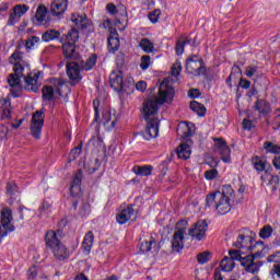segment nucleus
I'll return each instance as SVG.
<instances>
[{
    "label": "nucleus",
    "mask_w": 280,
    "mask_h": 280,
    "mask_svg": "<svg viewBox=\"0 0 280 280\" xmlns=\"http://www.w3.org/2000/svg\"><path fill=\"white\" fill-rule=\"evenodd\" d=\"M10 65H13V73L9 74L7 82L11 89H21V78H24V89L31 93H37L40 89L43 72H30V57L21 51H14L9 57Z\"/></svg>",
    "instance_id": "obj_1"
},
{
    "label": "nucleus",
    "mask_w": 280,
    "mask_h": 280,
    "mask_svg": "<svg viewBox=\"0 0 280 280\" xmlns=\"http://www.w3.org/2000/svg\"><path fill=\"white\" fill-rule=\"evenodd\" d=\"M174 88L170 81L164 80L159 88L158 95L147 100L142 106V115L145 121L159 120V108L163 104H170L174 100Z\"/></svg>",
    "instance_id": "obj_2"
},
{
    "label": "nucleus",
    "mask_w": 280,
    "mask_h": 280,
    "mask_svg": "<svg viewBox=\"0 0 280 280\" xmlns=\"http://www.w3.org/2000/svg\"><path fill=\"white\" fill-rule=\"evenodd\" d=\"M235 198V190L231 185H224L218 191L211 192L206 198V205L214 209L219 215H226L231 211V201Z\"/></svg>",
    "instance_id": "obj_3"
},
{
    "label": "nucleus",
    "mask_w": 280,
    "mask_h": 280,
    "mask_svg": "<svg viewBox=\"0 0 280 280\" xmlns=\"http://www.w3.org/2000/svg\"><path fill=\"white\" fill-rule=\"evenodd\" d=\"M229 256L232 261H240L245 272H249V275H257V272H259L260 266L255 262V259L256 257H261V252L242 257V253L240 250L231 249L229 252Z\"/></svg>",
    "instance_id": "obj_4"
},
{
    "label": "nucleus",
    "mask_w": 280,
    "mask_h": 280,
    "mask_svg": "<svg viewBox=\"0 0 280 280\" xmlns=\"http://www.w3.org/2000/svg\"><path fill=\"white\" fill-rule=\"evenodd\" d=\"M46 244L49 246L52 255L59 261H65V259H69L71 253L67 247L60 243L58 240V232L49 231L46 233Z\"/></svg>",
    "instance_id": "obj_5"
},
{
    "label": "nucleus",
    "mask_w": 280,
    "mask_h": 280,
    "mask_svg": "<svg viewBox=\"0 0 280 280\" xmlns=\"http://www.w3.org/2000/svg\"><path fill=\"white\" fill-rule=\"evenodd\" d=\"M78 38H80V35L75 28H72L68 35L61 38V43H63L62 51L66 58H71L72 60H78V58H80V55L75 51V43H78Z\"/></svg>",
    "instance_id": "obj_6"
},
{
    "label": "nucleus",
    "mask_w": 280,
    "mask_h": 280,
    "mask_svg": "<svg viewBox=\"0 0 280 280\" xmlns=\"http://www.w3.org/2000/svg\"><path fill=\"white\" fill-rule=\"evenodd\" d=\"M188 235L187 221H179L172 237V249L175 253H180L185 248V242H187Z\"/></svg>",
    "instance_id": "obj_7"
},
{
    "label": "nucleus",
    "mask_w": 280,
    "mask_h": 280,
    "mask_svg": "<svg viewBox=\"0 0 280 280\" xmlns=\"http://www.w3.org/2000/svg\"><path fill=\"white\" fill-rule=\"evenodd\" d=\"M65 89V82L60 79L54 80V86H45L42 91L44 100L51 102L55 97L62 96V90Z\"/></svg>",
    "instance_id": "obj_8"
},
{
    "label": "nucleus",
    "mask_w": 280,
    "mask_h": 280,
    "mask_svg": "<svg viewBox=\"0 0 280 280\" xmlns=\"http://www.w3.org/2000/svg\"><path fill=\"white\" fill-rule=\"evenodd\" d=\"M43 126H45V116L43 110H37L33 114L31 120V132L34 139H40L43 132Z\"/></svg>",
    "instance_id": "obj_9"
},
{
    "label": "nucleus",
    "mask_w": 280,
    "mask_h": 280,
    "mask_svg": "<svg viewBox=\"0 0 280 280\" xmlns=\"http://www.w3.org/2000/svg\"><path fill=\"white\" fill-rule=\"evenodd\" d=\"M233 246H235V248H241L244 253H253L255 246H257V243H255V235L240 234Z\"/></svg>",
    "instance_id": "obj_10"
},
{
    "label": "nucleus",
    "mask_w": 280,
    "mask_h": 280,
    "mask_svg": "<svg viewBox=\"0 0 280 280\" xmlns=\"http://www.w3.org/2000/svg\"><path fill=\"white\" fill-rule=\"evenodd\" d=\"M12 231H14V225L12 224V210L4 209L0 221V238L5 237L9 233H12Z\"/></svg>",
    "instance_id": "obj_11"
},
{
    "label": "nucleus",
    "mask_w": 280,
    "mask_h": 280,
    "mask_svg": "<svg viewBox=\"0 0 280 280\" xmlns=\"http://www.w3.org/2000/svg\"><path fill=\"white\" fill-rule=\"evenodd\" d=\"M208 229L209 225L207 224V221L199 220L188 230V235L192 237V240H197V242H202L205 235H207Z\"/></svg>",
    "instance_id": "obj_12"
},
{
    "label": "nucleus",
    "mask_w": 280,
    "mask_h": 280,
    "mask_svg": "<svg viewBox=\"0 0 280 280\" xmlns=\"http://www.w3.org/2000/svg\"><path fill=\"white\" fill-rule=\"evenodd\" d=\"M214 150L220 154L223 163H231V148L221 138L214 139Z\"/></svg>",
    "instance_id": "obj_13"
},
{
    "label": "nucleus",
    "mask_w": 280,
    "mask_h": 280,
    "mask_svg": "<svg viewBox=\"0 0 280 280\" xmlns=\"http://www.w3.org/2000/svg\"><path fill=\"white\" fill-rule=\"evenodd\" d=\"M117 119L118 117L115 109H104L100 121L107 128V130H113L115 124H117Z\"/></svg>",
    "instance_id": "obj_14"
},
{
    "label": "nucleus",
    "mask_w": 280,
    "mask_h": 280,
    "mask_svg": "<svg viewBox=\"0 0 280 280\" xmlns=\"http://www.w3.org/2000/svg\"><path fill=\"white\" fill-rule=\"evenodd\" d=\"M109 86L114 91H124V73L120 69H115L109 74Z\"/></svg>",
    "instance_id": "obj_15"
},
{
    "label": "nucleus",
    "mask_w": 280,
    "mask_h": 280,
    "mask_svg": "<svg viewBox=\"0 0 280 280\" xmlns=\"http://www.w3.org/2000/svg\"><path fill=\"white\" fill-rule=\"evenodd\" d=\"M30 7L27 4H18L13 8V13L10 14L8 25H14L21 21V16L27 14Z\"/></svg>",
    "instance_id": "obj_16"
},
{
    "label": "nucleus",
    "mask_w": 280,
    "mask_h": 280,
    "mask_svg": "<svg viewBox=\"0 0 280 280\" xmlns=\"http://www.w3.org/2000/svg\"><path fill=\"white\" fill-rule=\"evenodd\" d=\"M147 127L142 132L143 139L150 141V139H156L159 137V119L158 120H145Z\"/></svg>",
    "instance_id": "obj_17"
},
{
    "label": "nucleus",
    "mask_w": 280,
    "mask_h": 280,
    "mask_svg": "<svg viewBox=\"0 0 280 280\" xmlns=\"http://www.w3.org/2000/svg\"><path fill=\"white\" fill-rule=\"evenodd\" d=\"M67 75L71 80L72 84H78V82L82 80V74L80 73V66L75 62L68 63Z\"/></svg>",
    "instance_id": "obj_18"
},
{
    "label": "nucleus",
    "mask_w": 280,
    "mask_h": 280,
    "mask_svg": "<svg viewBox=\"0 0 280 280\" xmlns=\"http://www.w3.org/2000/svg\"><path fill=\"white\" fill-rule=\"evenodd\" d=\"M71 21L78 30H88V27L92 25L91 20H89L84 13H73Z\"/></svg>",
    "instance_id": "obj_19"
},
{
    "label": "nucleus",
    "mask_w": 280,
    "mask_h": 280,
    "mask_svg": "<svg viewBox=\"0 0 280 280\" xmlns=\"http://www.w3.org/2000/svg\"><path fill=\"white\" fill-rule=\"evenodd\" d=\"M69 2L67 0H54L50 5V13L52 16H61L65 12H67V8Z\"/></svg>",
    "instance_id": "obj_20"
},
{
    "label": "nucleus",
    "mask_w": 280,
    "mask_h": 280,
    "mask_svg": "<svg viewBox=\"0 0 280 280\" xmlns=\"http://www.w3.org/2000/svg\"><path fill=\"white\" fill-rule=\"evenodd\" d=\"M186 69L188 73H191L192 75H200V71H202V60L189 58L186 61Z\"/></svg>",
    "instance_id": "obj_21"
},
{
    "label": "nucleus",
    "mask_w": 280,
    "mask_h": 280,
    "mask_svg": "<svg viewBox=\"0 0 280 280\" xmlns=\"http://www.w3.org/2000/svg\"><path fill=\"white\" fill-rule=\"evenodd\" d=\"M133 215L135 209H132V206H128L117 213L116 221L118 224H126V222H130V220H132Z\"/></svg>",
    "instance_id": "obj_22"
},
{
    "label": "nucleus",
    "mask_w": 280,
    "mask_h": 280,
    "mask_svg": "<svg viewBox=\"0 0 280 280\" xmlns=\"http://www.w3.org/2000/svg\"><path fill=\"white\" fill-rule=\"evenodd\" d=\"M81 183H82V171H78L74 175V178L72 180V185L70 187V194L74 198L80 196V194L82 192V188L80 186Z\"/></svg>",
    "instance_id": "obj_23"
},
{
    "label": "nucleus",
    "mask_w": 280,
    "mask_h": 280,
    "mask_svg": "<svg viewBox=\"0 0 280 280\" xmlns=\"http://www.w3.org/2000/svg\"><path fill=\"white\" fill-rule=\"evenodd\" d=\"M178 132H183V137H191L196 132L194 122L183 121L177 127Z\"/></svg>",
    "instance_id": "obj_24"
},
{
    "label": "nucleus",
    "mask_w": 280,
    "mask_h": 280,
    "mask_svg": "<svg viewBox=\"0 0 280 280\" xmlns=\"http://www.w3.org/2000/svg\"><path fill=\"white\" fill-rule=\"evenodd\" d=\"M0 106H1L3 119H10L12 114L10 109L12 106V103L10 102V96H7V98L0 100Z\"/></svg>",
    "instance_id": "obj_25"
},
{
    "label": "nucleus",
    "mask_w": 280,
    "mask_h": 280,
    "mask_svg": "<svg viewBox=\"0 0 280 280\" xmlns=\"http://www.w3.org/2000/svg\"><path fill=\"white\" fill-rule=\"evenodd\" d=\"M93 242H95V235L93 232H88L83 238L82 248L85 253H91V248H93Z\"/></svg>",
    "instance_id": "obj_26"
},
{
    "label": "nucleus",
    "mask_w": 280,
    "mask_h": 280,
    "mask_svg": "<svg viewBox=\"0 0 280 280\" xmlns=\"http://www.w3.org/2000/svg\"><path fill=\"white\" fill-rule=\"evenodd\" d=\"M35 19L38 25H47V8L43 5L38 7Z\"/></svg>",
    "instance_id": "obj_27"
},
{
    "label": "nucleus",
    "mask_w": 280,
    "mask_h": 280,
    "mask_svg": "<svg viewBox=\"0 0 280 280\" xmlns=\"http://www.w3.org/2000/svg\"><path fill=\"white\" fill-rule=\"evenodd\" d=\"M154 167L152 165L133 166L132 172L137 176H151Z\"/></svg>",
    "instance_id": "obj_28"
},
{
    "label": "nucleus",
    "mask_w": 280,
    "mask_h": 280,
    "mask_svg": "<svg viewBox=\"0 0 280 280\" xmlns=\"http://www.w3.org/2000/svg\"><path fill=\"white\" fill-rule=\"evenodd\" d=\"M140 250L143 253L154 250L156 253L159 250V248H156V241H154L152 237L149 241H143L140 245Z\"/></svg>",
    "instance_id": "obj_29"
},
{
    "label": "nucleus",
    "mask_w": 280,
    "mask_h": 280,
    "mask_svg": "<svg viewBox=\"0 0 280 280\" xmlns=\"http://www.w3.org/2000/svg\"><path fill=\"white\" fill-rule=\"evenodd\" d=\"M139 47L144 51V54H153L154 52V42L142 38L139 43Z\"/></svg>",
    "instance_id": "obj_30"
},
{
    "label": "nucleus",
    "mask_w": 280,
    "mask_h": 280,
    "mask_svg": "<svg viewBox=\"0 0 280 280\" xmlns=\"http://www.w3.org/2000/svg\"><path fill=\"white\" fill-rule=\"evenodd\" d=\"M177 156L178 159L187 160L189 156H191V148L188 144H180L177 148Z\"/></svg>",
    "instance_id": "obj_31"
},
{
    "label": "nucleus",
    "mask_w": 280,
    "mask_h": 280,
    "mask_svg": "<svg viewBox=\"0 0 280 280\" xmlns=\"http://www.w3.org/2000/svg\"><path fill=\"white\" fill-rule=\"evenodd\" d=\"M220 268L223 272H231L235 268V261L229 257H224L220 262Z\"/></svg>",
    "instance_id": "obj_32"
},
{
    "label": "nucleus",
    "mask_w": 280,
    "mask_h": 280,
    "mask_svg": "<svg viewBox=\"0 0 280 280\" xmlns=\"http://www.w3.org/2000/svg\"><path fill=\"white\" fill-rule=\"evenodd\" d=\"M252 165L256 172H264V170H266V160L259 156H254L252 158Z\"/></svg>",
    "instance_id": "obj_33"
},
{
    "label": "nucleus",
    "mask_w": 280,
    "mask_h": 280,
    "mask_svg": "<svg viewBox=\"0 0 280 280\" xmlns=\"http://www.w3.org/2000/svg\"><path fill=\"white\" fill-rule=\"evenodd\" d=\"M56 38H60V32L56 30H49L42 35V40H44V43L56 40Z\"/></svg>",
    "instance_id": "obj_34"
},
{
    "label": "nucleus",
    "mask_w": 280,
    "mask_h": 280,
    "mask_svg": "<svg viewBox=\"0 0 280 280\" xmlns=\"http://www.w3.org/2000/svg\"><path fill=\"white\" fill-rule=\"evenodd\" d=\"M107 43L110 51H117L119 49V37L117 33L109 35Z\"/></svg>",
    "instance_id": "obj_35"
},
{
    "label": "nucleus",
    "mask_w": 280,
    "mask_h": 280,
    "mask_svg": "<svg viewBox=\"0 0 280 280\" xmlns=\"http://www.w3.org/2000/svg\"><path fill=\"white\" fill-rule=\"evenodd\" d=\"M190 108L194 110V113H197L199 117H205L207 113V108L205 107V105L196 101L190 102Z\"/></svg>",
    "instance_id": "obj_36"
},
{
    "label": "nucleus",
    "mask_w": 280,
    "mask_h": 280,
    "mask_svg": "<svg viewBox=\"0 0 280 280\" xmlns=\"http://www.w3.org/2000/svg\"><path fill=\"white\" fill-rule=\"evenodd\" d=\"M95 65H97V56L92 55L85 60V62H82L81 67L84 71H91Z\"/></svg>",
    "instance_id": "obj_37"
},
{
    "label": "nucleus",
    "mask_w": 280,
    "mask_h": 280,
    "mask_svg": "<svg viewBox=\"0 0 280 280\" xmlns=\"http://www.w3.org/2000/svg\"><path fill=\"white\" fill-rule=\"evenodd\" d=\"M264 150H266L268 154H280V145H277L272 142H265Z\"/></svg>",
    "instance_id": "obj_38"
},
{
    "label": "nucleus",
    "mask_w": 280,
    "mask_h": 280,
    "mask_svg": "<svg viewBox=\"0 0 280 280\" xmlns=\"http://www.w3.org/2000/svg\"><path fill=\"white\" fill-rule=\"evenodd\" d=\"M40 45V37L38 36H31L28 39H26L25 48L26 49H36Z\"/></svg>",
    "instance_id": "obj_39"
},
{
    "label": "nucleus",
    "mask_w": 280,
    "mask_h": 280,
    "mask_svg": "<svg viewBox=\"0 0 280 280\" xmlns=\"http://www.w3.org/2000/svg\"><path fill=\"white\" fill-rule=\"evenodd\" d=\"M39 213L46 218L49 217L51 213V203H49V201H44L39 207Z\"/></svg>",
    "instance_id": "obj_40"
},
{
    "label": "nucleus",
    "mask_w": 280,
    "mask_h": 280,
    "mask_svg": "<svg viewBox=\"0 0 280 280\" xmlns=\"http://www.w3.org/2000/svg\"><path fill=\"white\" fill-rule=\"evenodd\" d=\"M79 215L80 218H89L91 215V205L90 203H83L79 209Z\"/></svg>",
    "instance_id": "obj_41"
},
{
    "label": "nucleus",
    "mask_w": 280,
    "mask_h": 280,
    "mask_svg": "<svg viewBox=\"0 0 280 280\" xmlns=\"http://www.w3.org/2000/svg\"><path fill=\"white\" fill-rule=\"evenodd\" d=\"M150 65H152V59L148 55H143L140 59V69L142 71H147V69H150Z\"/></svg>",
    "instance_id": "obj_42"
},
{
    "label": "nucleus",
    "mask_w": 280,
    "mask_h": 280,
    "mask_svg": "<svg viewBox=\"0 0 280 280\" xmlns=\"http://www.w3.org/2000/svg\"><path fill=\"white\" fill-rule=\"evenodd\" d=\"M272 226L265 225L259 232V237H261V240H268V237L272 236Z\"/></svg>",
    "instance_id": "obj_43"
},
{
    "label": "nucleus",
    "mask_w": 280,
    "mask_h": 280,
    "mask_svg": "<svg viewBox=\"0 0 280 280\" xmlns=\"http://www.w3.org/2000/svg\"><path fill=\"white\" fill-rule=\"evenodd\" d=\"M256 110L259 113H268L270 110V105L266 101H257Z\"/></svg>",
    "instance_id": "obj_44"
},
{
    "label": "nucleus",
    "mask_w": 280,
    "mask_h": 280,
    "mask_svg": "<svg viewBox=\"0 0 280 280\" xmlns=\"http://www.w3.org/2000/svg\"><path fill=\"white\" fill-rule=\"evenodd\" d=\"M211 259V253L210 252H203L198 254L197 261L198 264H207Z\"/></svg>",
    "instance_id": "obj_45"
},
{
    "label": "nucleus",
    "mask_w": 280,
    "mask_h": 280,
    "mask_svg": "<svg viewBox=\"0 0 280 280\" xmlns=\"http://www.w3.org/2000/svg\"><path fill=\"white\" fill-rule=\"evenodd\" d=\"M180 71H183V66L180 65V61H176L171 68V74L174 78H178V75H180Z\"/></svg>",
    "instance_id": "obj_46"
},
{
    "label": "nucleus",
    "mask_w": 280,
    "mask_h": 280,
    "mask_svg": "<svg viewBox=\"0 0 280 280\" xmlns=\"http://www.w3.org/2000/svg\"><path fill=\"white\" fill-rule=\"evenodd\" d=\"M80 152H82V143L71 150L69 154V161H75L78 156H80Z\"/></svg>",
    "instance_id": "obj_47"
},
{
    "label": "nucleus",
    "mask_w": 280,
    "mask_h": 280,
    "mask_svg": "<svg viewBox=\"0 0 280 280\" xmlns=\"http://www.w3.org/2000/svg\"><path fill=\"white\" fill-rule=\"evenodd\" d=\"M149 21L152 23H159V19H161V10H154L149 13Z\"/></svg>",
    "instance_id": "obj_48"
},
{
    "label": "nucleus",
    "mask_w": 280,
    "mask_h": 280,
    "mask_svg": "<svg viewBox=\"0 0 280 280\" xmlns=\"http://www.w3.org/2000/svg\"><path fill=\"white\" fill-rule=\"evenodd\" d=\"M187 43H189V42L188 40L177 42V44L175 46V51H176L177 56H183V54L185 51V45H187Z\"/></svg>",
    "instance_id": "obj_49"
},
{
    "label": "nucleus",
    "mask_w": 280,
    "mask_h": 280,
    "mask_svg": "<svg viewBox=\"0 0 280 280\" xmlns=\"http://www.w3.org/2000/svg\"><path fill=\"white\" fill-rule=\"evenodd\" d=\"M267 261L269 264H280V252H277L276 254H272L270 255L268 258H267Z\"/></svg>",
    "instance_id": "obj_50"
},
{
    "label": "nucleus",
    "mask_w": 280,
    "mask_h": 280,
    "mask_svg": "<svg viewBox=\"0 0 280 280\" xmlns=\"http://www.w3.org/2000/svg\"><path fill=\"white\" fill-rule=\"evenodd\" d=\"M257 71H258L257 66H248L245 70V75H247V78H253V75H255Z\"/></svg>",
    "instance_id": "obj_51"
},
{
    "label": "nucleus",
    "mask_w": 280,
    "mask_h": 280,
    "mask_svg": "<svg viewBox=\"0 0 280 280\" xmlns=\"http://www.w3.org/2000/svg\"><path fill=\"white\" fill-rule=\"evenodd\" d=\"M218 177V171L217 170H210L205 173L206 180H213V178Z\"/></svg>",
    "instance_id": "obj_52"
},
{
    "label": "nucleus",
    "mask_w": 280,
    "mask_h": 280,
    "mask_svg": "<svg viewBox=\"0 0 280 280\" xmlns=\"http://www.w3.org/2000/svg\"><path fill=\"white\" fill-rule=\"evenodd\" d=\"M37 276H38V269H36V267H31L28 269V280H35Z\"/></svg>",
    "instance_id": "obj_53"
},
{
    "label": "nucleus",
    "mask_w": 280,
    "mask_h": 280,
    "mask_svg": "<svg viewBox=\"0 0 280 280\" xmlns=\"http://www.w3.org/2000/svg\"><path fill=\"white\" fill-rule=\"evenodd\" d=\"M136 89L137 91H140L141 93H143V91L148 89V83H145V81H139L138 83H136Z\"/></svg>",
    "instance_id": "obj_54"
},
{
    "label": "nucleus",
    "mask_w": 280,
    "mask_h": 280,
    "mask_svg": "<svg viewBox=\"0 0 280 280\" xmlns=\"http://www.w3.org/2000/svg\"><path fill=\"white\" fill-rule=\"evenodd\" d=\"M243 128H244V130H252L253 129V121L245 118L243 120Z\"/></svg>",
    "instance_id": "obj_55"
},
{
    "label": "nucleus",
    "mask_w": 280,
    "mask_h": 280,
    "mask_svg": "<svg viewBox=\"0 0 280 280\" xmlns=\"http://www.w3.org/2000/svg\"><path fill=\"white\" fill-rule=\"evenodd\" d=\"M106 10L109 14H117V7L113 3L107 4Z\"/></svg>",
    "instance_id": "obj_56"
},
{
    "label": "nucleus",
    "mask_w": 280,
    "mask_h": 280,
    "mask_svg": "<svg viewBox=\"0 0 280 280\" xmlns=\"http://www.w3.org/2000/svg\"><path fill=\"white\" fill-rule=\"evenodd\" d=\"M188 95L189 97H192V98L200 97V90L192 89L189 91Z\"/></svg>",
    "instance_id": "obj_57"
},
{
    "label": "nucleus",
    "mask_w": 280,
    "mask_h": 280,
    "mask_svg": "<svg viewBox=\"0 0 280 280\" xmlns=\"http://www.w3.org/2000/svg\"><path fill=\"white\" fill-rule=\"evenodd\" d=\"M8 127L3 126V125H0V137L1 139H3L4 137H8Z\"/></svg>",
    "instance_id": "obj_58"
},
{
    "label": "nucleus",
    "mask_w": 280,
    "mask_h": 280,
    "mask_svg": "<svg viewBox=\"0 0 280 280\" xmlns=\"http://www.w3.org/2000/svg\"><path fill=\"white\" fill-rule=\"evenodd\" d=\"M272 275H273V277L276 276V277H279V279H280V264L273 265Z\"/></svg>",
    "instance_id": "obj_59"
},
{
    "label": "nucleus",
    "mask_w": 280,
    "mask_h": 280,
    "mask_svg": "<svg viewBox=\"0 0 280 280\" xmlns=\"http://www.w3.org/2000/svg\"><path fill=\"white\" fill-rule=\"evenodd\" d=\"M240 86L242 89H250V81L242 79L240 81Z\"/></svg>",
    "instance_id": "obj_60"
},
{
    "label": "nucleus",
    "mask_w": 280,
    "mask_h": 280,
    "mask_svg": "<svg viewBox=\"0 0 280 280\" xmlns=\"http://www.w3.org/2000/svg\"><path fill=\"white\" fill-rule=\"evenodd\" d=\"M7 189H8L9 194H14V191H16V184L9 183L7 185Z\"/></svg>",
    "instance_id": "obj_61"
},
{
    "label": "nucleus",
    "mask_w": 280,
    "mask_h": 280,
    "mask_svg": "<svg viewBox=\"0 0 280 280\" xmlns=\"http://www.w3.org/2000/svg\"><path fill=\"white\" fill-rule=\"evenodd\" d=\"M113 22H110V20H105L102 24L101 27H104L105 30H107V27H112Z\"/></svg>",
    "instance_id": "obj_62"
},
{
    "label": "nucleus",
    "mask_w": 280,
    "mask_h": 280,
    "mask_svg": "<svg viewBox=\"0 0 280 280\" xmlns=\"http://www.w3.org/2000/svg\"><path fill=\"white\" fill-rule=\"evenodd\" d=\"M273 166L276 167V170H280V156L273 159Z\"/></svg>",
    "instance_id": "obj_63"
},
{
    "label": "nucleus",
    "mask_w": 280,
    "mask_h": 280,
    "mask_svg": "<svg viewBox=\"0 0 280 280\" xmlns=\"http://www.w3.org/2000/svg\"><path fill=\"white\" fill-rule=\"evenodd\" d=\"M214 280H223L222 273H220V270L218 269L214 271Z\"/></svg>",
    "instance_id": "obj_64"
}]
</instances>
